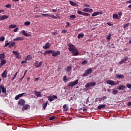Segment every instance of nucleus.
Masks as SVG:
<instances>
[{
	"label": "nucleus",
	"mask_w": 131,
	"mask_h": 131,
	"mask_svg": "<svg viewBox=\"0 0 131 131\" xmlns=\"http://www.w3.org/2000/svg\"><path fill=\"white\" fill-rule=\"evenodd\" d=\"M68 47L69 51L72 53L73 56H78L79 52H78V50L75 46L73 45L72 43H69L68 44Z\"/></svg>",
	"instance_id": "f257e3e1"
},
{
	"label": "nucleus",
	"mask_w": 131,
	"mask_h": 131,
	"mask_svg": "<svg viewBox=\"0 0 131 131\" xmlns=\"http://www.w3.org/2000/svg\"><path fill=\"white\" fill-rule=\"evenodd\" d=\"M92 73H93V69L90 68L85 71V73L82 75V76L83 77L89 76V75H90V74H92Z\"/></svg>",
	"instance_id": "f03ea898"
},
{
	"label": "nucleus",
	"mask_w": 131,
	"mask_h": 131,
	"mask_svg": "<svg viewBox=\"0 0 131 131\" xmlns=\"http://www.w3.org/2000/svg\"><path fill=\"white\" fill-rule=\"evenodd\" d=\"M78 83V80H76L74 82H70L69 83L68 86H71V88H73Z\"/></svg>",
	"instance_id": "7ed1b4c3"
},
{
	"label": "nucleus",
	"mask_w": 131,
	"mask_h": 131,
	"mask_svg": "<svg viewBox=\"0 0 131 131\" xmlns=\"http://www.w3.org/2000/svg\"><path fill=\"white\" fill-rule=\"evenodd\" d=\"M2 92L3 93V94L6 93H7V90L6 88H5V86L0 85V94H2Z\"/></svg>",
	"instance_id": "20e7f679"
},
{
	"label": "nucleus",
	"mask_w": 131,
	"mask_h": 131,
	"mask_svg": "<svg viewBox=\"0 0 131 131\" xmlns=\"http://www.w3.org/2000/svg\"><path fill=\"white\" fill-rule=\"evenodd\" d=\"M41 65H42V61H40L39 63L38 61H36L35 62V68H39Z\"/></svg>",
	"instance_id": "39448f33"
},
{
	"label": "nucleus",
	"mask_w": 131,
	"mask_h": 131,
	"mask_svg": "<svg viewBox=\"0 0 131 131\" xmlns=\"http://www.w3.org/2000/svg\"><path fill=\"white\" fill-rule=\"evenodd\" d=\"M51 54H52V56L53 57H57V56H58V55H60V51H57V52L55 51H52V52H51Z\"/></svg>",
	"instance_id": "423d86ee"
},
{
	"label": "nucleus",
	"mask_w": 131,
	"mask_h": 131,
	"mask_svg": "<svg viewBox=\"0 0 131 131\" xmlns=\"http://www.w3.org/2000/svg\"><path fill=\"white\" fill-rule=\"evenodd\" d=\"M12 53L16 56V59H20V58H21V55L18 51H13Z\"/></svg>",
	"instance_id": "0eeeda50"
},
{
	"label": "nucleus",
	"mask_w": 131,
	"mask_h": 131,
	"mask_svg": "<svg viewBox=\"0 0 131 131\" xmlns=\"http://www.w3.org/2000/svg\"><path fill=\"white\" fill-rule=\"evenodd\" d=\"M94 85H96V82H92L91 83H86L85 86L86 88H90V86H94Z\"/></svg>",
	"instance_id": "6e6552de"
},
{
	"label": "nucleus",
	"mask_w": 131,
	"mask_h": 131,
	"mask_svg": "<svg viewBox=\"0 0 131 131\" xmlns=\"http://www.w3.org/2000/svg\"><path fill=\"white\" fill-rule=\"evenodd\" d=\"M18 105H20V106H24L25 105V100L23 99H21L18 101Z\"/></svg>",
	"instance_id": "1a4fd4ad"
},
{
	"label": "nucleus",
	"mask_w": 131,
	"mask_h": 131,
	"mask_svg": "<svg viewBox=\"0 0 131 131\" xmlns=\"http://www.w3.org/2000/svg\"><path fill=\"white\" fill-rule=\"evenodd\" d=\"M106 83L107 84H110V85H116V83L114 81H112L111 80H108L106 81Z\"/></svg>",
	"instance_id": "9d476101"
},
{
	"label": "nucleus",
	"mask_w": 131,
	"mask_h": 131,
	"mask_svg": "<svg viewBox=\"0 0 131 131\" xmlns=\"http://www.w3.org/2000/svg\"><path fill=\"white\" fill-rule=\"evenodd\" d=\"M24 95H26V93H24L18 94L15 96V99L19 100V99H20V98H21V97H22L23 96H24Z\"/></svg>",
	"instance_id": "9b49d317"
},
{
	"label": "nucleus",
	"mask_w": 131,
	"mask_h": 131,
	"mask_svg": "<svg viewBox=\"0 0 131 131\" xmlns=\"http://www.w3.org/2000/svg\"><path fill=\"white\" fill-rule=\"evenodd\" d=\"M103 14V12H94L92 14V17H96V16H98V15H102Z\"/></svg>",
	"instance_id": "f8f14e48"
},
{
	"label": "nucleus",
	"mask_w": 131,
	"mask_h": 131,
	"mask_svg": "<svg viewBox=\"0 0 131 131\" xmlns=\"http://www.w3.org/2000/svg\"><path fill=\"white\" fill-rule=\"evenodd\" d=\"M8 74V71L5 70L4 72L2 74L1 76L3 78H7V75Z\"/></svg>",
	"instance_id": "ddd939ff"
},
{
	"label": "nucleus",
	"mask_w": 131,
	"mask_h": 131,
	"mask_svg": "<svg viewBox=\"0 0 131 131\" xmlns=\"http://www.w3.org/2000/svg\"><path fill=\"white\" fill-rule=\"evenodd\" d=\"M6 63H7V60H5V59L1 60V61L0 63V68L3 67V66H4L5 64H6Z\"/></svg>",
	"instance_id": "4468645a"
},
{
	"label": "nucleus",
	"mask_w": 131,
	"mask_h": 131,
	"mask_svg": "<svg viewBox=\"0 0 131 131\" xmlns=\"http://www.w3.org/2000/svg\"><path fill=\"white\" fill-rule=\"evenodd\" d=\"M128 60V57H125L122 60L120 61L119 63V65H121V64H123L124 62H126Z\"/></svg>",
	"instance_id": "2eb2a0df"
},
{
	"label": "nucleus",
	"mask_w": 131,
	"mask_h": 131,
	"mask_svg": "<svg viewBox=\"0 0 131 131\" xmlns=\"http://www.w3.org/2000/svg\"><path fill=\"white\" fill-rule=\"evenodd\" d=\"M21 34L23 35H24L25 36H31V34H28L27 33H26V31L25 30H22L21 31Z\"/></svg>",
	"instance_id": "dca6fc26"
},
{
	"label": "nucleus",
	"mask_w": 131,
	"mask_h": 131,
	"mask_svg": "<svg viewBox=\"0 0 131 131\" xmlns=\"http://www.w3.org/2000/svg\"><path fill=\"white\" fill-rule=\"evenodd\" d=\"M13 40L14 41H17L19 40L22 41V40H24V38L23 37H18L17 38H14Z\"/></svg>",
	"instance_id": "f3484780"
},
{
	"label": "nucleus",
	"mask_w": 131,
	"mask_h": 131,
	"mask_svg": "<svg viewBox=\"0 0 131 131\" xmlns=\"http://www.w3.org/2000/svg\"><path fill=\"white\" fill-rule=\"evenodd\" d=\"M34 93L37 98L41 97V93L37 91H34Z\"/></svg>",
	"instance_id": "a211bd4d"
},
{
	"label": "nucleus",
	"mask_w": 131,
	"mask_h": 131,
	"mask_svg": "<svg viewBox=\"0 0 131 131\" xmlns=\"http://www.w3.org/2000/svg\"><path fill=\"white\" fill-rule=\"evenodd\" d=\"M105 107H106V105L105 104H101L97 107V109L98 110H101V109H104Z\"/></svg>",
	"instance_id": "6ab92c4d"
},
{
	"label": "nucleus",
	"mask_w": 131,
	"mask_h": 131,
	"mask_svg": "<svg viewBox=\"0 0 131 131\" xmlns=\"http://www.w3.org/2000/svg\"><path fill=\"white\" fill-rule=\"evenodd\" d=\"M125 89H126V88H125V86L123 85H120L118 87L119 91H123V90H125Z\"/></svg>",
	"instance_id": "aec40b11"
},
{
	"label": "nucleus",
	"mask_w": 131,
	"mask_h": 131,
	"mask_svg": "<svg viewBox=\"0 0 131 131\" xmlns=\"http://www.w3.org/2000/svg\"><path fill=\"white\" fill-rule=\"evenodd\" d=\"M50 48V43L47 42L45 44L44 46H43V49H45V50H48Z\"/></svg>",
	"instance_id": "412c9836"
},
{
	"label": "nucleus",
	"mask_w": 131,
	"mask_h": 131,
	"mask_svg": "<svg viewBox=\"0 0 131 131\" xmlns=\"http://www.w3.org/2000/svg\"><path fill=\"white\" fill-rule=\"evenodd\" d=\"M28 107H29V105L28 104L24 105L23 107H22V111H25V110L28 109Z\"/></svg>",
	"instance_id": "4be33fe9"
},
{
	"label": "nucleus",
	"mask_w": 131,
	"mask_h": 131,
	"mask_svg": "<svg viewBox=\"0 0 131 131\" xmlns=\"http://www.w3.org/2000/svg\"><path fill=\"white\" fill-rule=\"evenodd\" d=\"M9 18V16L8 15H2L0 16V20H5L6 19H8Z\"/></svg>",
	"instance_id": "5701e85b"
},
{
	"label": "nucleus",
	"mask_w": 131,
	"mask_h": 131,
	"mask_svg": "<svg viewBox=\"0 0 131 131\" xmlns=\"http://www.w3.org/2000/svg\"><path fill=\"white\" fill-rule=\"evenodd\" d=\"M71 70H72V67L71 66H68L66 69L67 72H69V71H71Z\"/></svg>",
	"instance_id": "b1692460"
},
{
	"label": "nucleus",
	"mask_w": 131,
	"mask_h": 131,
	"mask_svg": "<svg viewBox=\"0 0 131 131\" xmlns=\"http://www.w3.org/2000/svg\"><path fill=\"white\" fill-rule=\"evenodd\" d=\"M5 53L0 54V60H5Z\"/></svg>",
	"instance_id": "393cba45"
},
{
	"label": "nucleus",
	"mask_w": 131,
	"mask_h": 131,
	"mask_svg": "<svg viewBox=\"0 0 131 131\" xmlns=\"http://www.w3.org/2000/svg\"><path fill=\"white\" fill-rule=\"evenodd\" d=\"M116 77H118V78H121V79H123V78H124V76H123V75H118L117 74L116 75Z\"/></svg>",
	"instance_id": "a878e982"
},
{
	"label": "nucleus",
	"mask_w": 131,
	"mask_h": 131,
	"mask_svg": "<svg viewBox=\"0 0 131 131\" xmlns=\"http://www.w3.org/2000/svg\"><path fill=\"white\" fill-rule=\"evenodd\" d=\"M83 36H84V34L83 33H80L78 35V38L80 39V38H82V37H83Z\"/></svg>",
	"instance_id": "bb28decb"
},
{
	"label": "nucleus",
	"mask_w": 131,
	"mask_h": 131,
	"mask_svg": "<svg viewBox=\"0 0 131 131\" xmlns=\"http://www.w3.org/2000/svg\"><path fill=\"white\" fill-rule=\"evenodd\" d=\"M15 45H16V43L15 42H12L9 44L8 48H13V47H14V46H15Z\"/></svg>",
	"instance_id": "cd10ccee"
},
{
	"label": "nucleus",
	"mask_w": 131,
	"mask_h": 131,
	"mask_svg": "<svg viewBox=\"0 0 131 131\" xmlns=\"http://www.w3.org/2000/svg\"><path fill=\"white\" fill-rule=\"evenodd\" d=\"M53 50H47L45 53H43V55H47V54H52Z\"/></svg>",
	"instance_id": "c85d7f7f"
},
{
	"label": "nucleus",
	"mask_w": 131,
	"mask_h": 131,
	"mask_svg": "<svg viewBox=\"0 0 131 131\" xmlns=\"http://www.w3.org/2000/svg\"><path fill=\"white\" fill-rule=\"evenodd\" d=\"M16 27H17V25H11L9 26V29H12V28H16Z\"/></svg>",
	"instance_id": "c756f323"
},
{
	"label": "nucleus",
	"mask_w": 131,
	"mask_h": 131,
	"mask_svg": "<svg viewBox=\"0 0 131 131\" xmlns=\"http://www.w3.org/2000/svg\"><path fill=\"white\" fill-rule=\"evenodd\" d=\"M63 109L64 110V111H66V112L68 111V108H67V104L63 105Z\"/></svg>",
	"instance_id": "7c9ffc66"
},
{
	"label": "nucleus",
	"mask_w": 131,
	"mask_h": 131,
	"mask_svg": "<svg viewBox=\"0 0 131 131\" xmlns=\"http://www.w3.org/2000/svg\"><path fill=\"white\" fill-rule=\"evenodd\" d=\"M48 103H49V101H47V102L43 103V108L44 110H46V108H47V106H48Z\"/></svg>",
	"instance_id": "2f4dec72"
},
{
	"label": "nucleus",
	"mask_w": 131,
	"mask_h": 131,
	"mask_svg": "<svg viewBox=\"0 0 131 131\" xmlns=\"http://www.w3.org/2000/svg\"><path fill=\"white\" fill-rule=\"evenodd\" d=\"M113 19H118V14L115 13L113 15Z\"/></svg>",
	"instance_id": "473e14b6"
},
{
	"label": "nucleus",
	"mask_w": 131,
	"mask_h": 131,
	"mask_svg": "<svg viewBox=\"0 0 131 131\" xmlns=\"http://www.w3.org/2000/svg\"><path fill=\"white\" fill-rule=\"evenodd\" d=\"M42 16H43V17H48V18H50L51 14H49L48 13H47V14L42 13Z\"/></svg>",
	"instance_id": "72a5a7b5"
},
{
	"label": "nucleus",
	"mask_w": 131,
	"mask_h": 131,
	"mask_svg": "<svg viewBox=\"0 0 131 131\" xmlns=\"http://www.w3.org/2000/svg\"><path fill=\"white\" fill-rule=\"evenodd\" d=\"M70 4L71 6H77V4L76 3L71 1H70Z\"/></svg>",
	"instance_id": "f704fd0d"
},
{
	"label": "nucleus",
	"mask_w": 131,
	"mask_h": 131,
	"mask_svg": "<svg viewBox=\"0 0 131 131\" xmlns=\"http://www.w3.org/2000/svg\"><path fill=\"white\" fill-rule=\"evenodd\" d=\"M5 7H6V8H7V9H11V8H12V6L10 4H7L5 6Z\"/></svg>",
	"instance_id": "c9c22d12"
},
{
	"label": "nucleus",
	"mask_w": 131,
	"mask_h": 131,
	"mask_svg": "<svg viewBox=\"0 0 131 131\" xmlns=\"http://www.w3.org/2000/svg\"><path fill=\"white\" fill-rule=\"evenodd\" d=\"M83 16H85V17H89V16H91V14L90 13L83 12Z\"/></svg>",
	"instance_id": "e433bc0d"
},
{
	"label": "nucleus",
	"mask_w": 131,
	"mask_h": 131,
	"mask_svg": "<svg viewBox=\"0 0 131 131\" xmlns=\"http://www.w3.org/2000/svg\"><path fill=\"white\" fill-rule=\"evenodd\" d=\"M113 95H116L118 93V91L117 90H113L112 92Z\"/></svg>",
	"instance_id": "4c0bfd02"
},
{
	"label": "nucleus",
	"mask_w": 131,
	"mask_h": 131,
	"mask_svg": "<svg viewBox=\"0 0 131 131\" xmlns=\"http://www.w3.org/2000/svg\"><path fill=\"white\" fill-rule=\"evenodd\" d=\"M129 25V23H127V24L124 25L123 28H124V29H125V28H126L127 27H128Z\"/></svg>",
	"instance_id": "58836bf2"
},
{
	"label": "nucleus",
	"mask_w": 131,
	"mask_h": 131,
	"mask_svg": "<svg viewBox=\"0 0 131 131\" xmlns=\"http://www.w3.org/2000/svg\"><path fill=\"white\" fill-rule=\"evenodd\" d=\"M48 100L49 101H50V102H53V97H52V96H49Z\"/></svg>",
	"instance_id": "ea45409f"
},
{
	"label": "nucleus",
	"mask_w": 131,
	"mask_h": 131,
	"mask_svg": "<svg viewBox=\"0 0 131 131\" xmlns=\"http://www.w3.org/2000/svg\"><path fill=\"white\" fill-rule=\"evenodd\" d=\"M83 11V12H90V8H84Z\"/></svg>",
	"instance_id": "a19ab883"
},
{
	"label": "nucleus",
	"mask_w": 131,
	"mask_h": 131,
	"mask_svg": "<svg viewBox=\"0 0 131 131\" xmlns=\"http://www.w3.org/2000/svg\"><path fill=\"white\" fill-rule=\"evenodd\" d=\"M50 17H51L53 19H57V16H55V15H54V14L50 15Z\"/></svg>",
	"instance_id": "79ce46f5"
},
{
	"label": "nucleus",
	"mask_w": 131,
	"mask_h": 131,
	"mask_svg": "<svg viewBox=\"0 0 131 131\" xmlns=\"http://www.w3.org/2000/svg\"><path fill=\"white\" fill-rule=\"evenodd\" d=\"M107 40H110L111 39V33H110L108 36L106 37Z\"/></svg>",
	"instance_id": "37998d69"
},
{
	"label": "nucleus",
	"mask_w": 131,
	"mask_h": 131,
	"mask_svg": "<svg viewBox=\"0 0 131 131\" xmlns=\"http://www.w3.org/2000/svg\"><path fill=\"white\" fill-rule=\"evenodd\" d=\"M70 19H75V18H76V16H75V15H71L70 16Z\"/></svg>",
	"instance_id": "c03bdc74"
},
{
	"label": "nucleus",
	"mask_w": 131,
	"mask_h": 131,
	"mask_svg": "<svg viewBox=\"0 0 131 131\" xmlns=\"http://www.w3.org/2000/svg\"><path fill=\"white\" fill-rule=\"evenodd\" d=\"M17 74H18V72H16L15 73V74H14V76L12 78V80H14V79H15L16 78V76H17Z\"/></svg>",
	"instance_id": "a18cd8bd"
},
{
	"label": "nucleus",
	"mask_w": 131,
	"mask_h": 131,
	"mask_svg": "<svg viewBox=\"0 0 131 131\" xmlns=\"http://www.w3.org/2000/svg\"><path fill=\"white\" fill-rule=\"evenodd\" d=\"M63 80L64 81V82H67V76H64L63 78Z\"/></svg>",
	"instance_id": "49530a36"
},
{
	"label": "nucleus",
	"mask_w": 131,
	"mask_h": 131,
	"mask_svg": "<svg viewBox=\"0 0 131 131\" xmlns=\"http://www.w3.org/2000/svg\"><path fill=\"white\" fill-rule=\"evenodd\" d=\"M25 25H26V26H28L30 25V21H25Z\"/></svg>",
	"instance_id": "de8ad7c7"
},
{
	"label": "nucleus",
	"mask_w": 131,
	"mask_h": 131,
	"mask_svg": "<svg viewBox=\"0 0 131 131\" xmlns=\"http://www.w3.org/2000/svg\"><path fill=\"white\" fill-rule=\"evenodd\" d=\"M26 59L27 60H32V57L31 56V55H28Z\"/></svg>",
	"instance_id": "09e8293b"
},
{
	"label": "nucleus",
	"mask_w": 131,
	"mask_h": 131,
	"mask_svg": "<svg viewBox=\"0 0 131 131\" xmlns=\"http://www.w3.org/2000/svg\"><path fill=\"white\" fill-rule=\"evenodd\" d=\"M88 63V60H84L82 62V65H86Z\"/></svg>",
	"instance_id": "8fccbe9b"
},
{
	"label": "nucleus",
	"mask_w": 131,
	"mask_h": 131,
	"mask_svg": "<svg viewBox=\"0 0 131 131\" xmlns=\"http://www.w3.org/2000/svg\"><path fill=\"white\" fill-rule=\"evenodd\" d=\"M5 40V36L0 37V41H4Z\"/></svg>",
	"instance_id": "3c124183"
},
{
	"label": "nucleus",
	"mask_w": 131,
	"mask_h": 131,
	"mask_svg": "<svg viewBox=\"0 0 131 131\" xmlns=\"http://www.w3.org/2000/svg\"><path fill=\"white\" fill-rule=\"evenodd\" d=\"M77 14H78V15H83V12H81V11L78 10L77 11Z\"/></svg>",
	"instance_id": "603ef678"
},
{
	"label": "nucleus",
	"mask_w": 131,
	"mask_h": 131,
	"mask_svg": "<svg viewBox=\"0 0 131 131\" xmlns=\"http://www.w3.org/2000/svg\"><path fill=\"white\" fill-rule=\"evenodd\" d=\"M56 118L55 116H52L49 118V120H54Z\"/></svg>",
	"instance_id": "864d4df0"
},
{
	"label": "nucleus",
	"mask_w": 131,
	"mask_h": 131,
	"mask_svg": "<svg viewBox=\"0 0 131 131\" xmlns=\"http://www.w3.org/2000/svg\"><path fill=\"white\" fill-rule=\"evenodd\" d=\"M28 71V70H26L25 71V72H24V75H23V76L22 77V78H24V77L25 76V75H26V73H27Z\"/></svg>",
	"instance_id": "5fc2aeb1"
},
{
	"label": "nucleus",
	"mask_w": 131,
	"mask_h": 131,
	"mask_svg": "<svg viewBox=\"0 0 131 131\" xmlns=\"http://www.w3.org/2000/svg\"><path fill=\"white\" fill-rule=\"evenodd\" d=\"M126 86L128 89H131V84L130 83H127Z\"/></svg>",
	"instance_id": "6e6d98bb"
},
{
	"label": "nucleus",
	"mask_w": 131,
	"mask_h": 131,
	"mask_svg": "<svg viewBox=\"0 0 131 131\" xmlns=\"http://www.w3.org/2000/svg\"><path fill=\"white\" fill-rule=\"evenodd\" d=\"M8 46H10V42H6L4 48H6V47H8Z\"/></svg>",
	"instance_id": "4d7b16f0"
},
{
	"label": "nucleus",
	"mask_w": 131,
	"mask_h": 131,
	"mask_svg": "<svg viewBox=\"0 0 131 131\" xmlns=\"http://www.w3.org/2000/svg\"><path fill=\"white\" fill-rule=\"evenodd\" d=\"M26 62H27V59H26L25 60L21 61V64H24V63H26Z\"/></svg>",
	"instance_id": "13d9d810"
},
{
	"label": "nucleus",
	"mask_w": 131,
	"mask_h": 131,
	"mask_svg": "<svg viewBox=\"0 0 131 131\" xmlns=\"http://www.w3.org/2000/svg\"><path fill=\"white\" fill-rule=\"evenodd\" d=\"M84 7H86V8H90V5H89L88 4H85L84 5Z\"/></svg>",
	"instance_id": "bf43d9fd"
},
{
	"label": "nucleus",
	"mask_w": 131,
	"mask_h": 131,
	"mask_svg": "<svg viewBox=\"0 0 131 131\" xmlns=\"http://www.w3.org/2000/svg\"><path fill=\"white\" fill-rule=\"evenodd\" d=\"M118 14L119 17H120L122 15V12L120 11Z\"/></svg>",
	"instance_id": "052dcab7"
},
{
	"label": "nucleus",
	"mask_w": 131,
	"mask_h": 131,
	"mask_svg": "<svg viewBox=\"0 0 131 131\" xmlns=\"http://www.w3.org/2000/svg\"><path fill=\"white\" fill-rule=\"evenodd\" d=\"M18 30H19V29H18V28H15V29L13 30V31H14V32H17V31H18Z\"/></svg>",
	"instance_id": "680f3d73"
},
{
	"label": "nucleus",
	"mask_w": 131,
	"mask_h": 131,
	"mask_svg": "<svg viewBox=\"0 0 131 131\" xmlns=\"http://www.w3.org/2000/svg\"><path fill=\"white\" fill-rule=\"evenodd\" d=\"M53 98H54V99H55L56 100H57V99H58V97H57V96H56V95H53Z\"/></svg>",
	"instance_id": "e2e57ef3"
},
{
	"label": "nucleus",
	"mask_w": 131,
	"mask_h": 131,
	"mask_svg": "<svg viewBox=\"0 0 131 131\" xmlns=\"http://www.w3.org/2000/svg\"><path fill=\"white\" fill-rule=\"evenodd\" d=\"M67 25L66 26V27H68L69 26H70V24H69V22H67Z\"/></svg>",
	"instance_id": "0e129e2a"
},
{
	"label": "nucleus",
	"mask_w": 131,
	"mask_h": 131,
	"mask_svg": "<svg viewBox=\"0 0 131 131\" xmlns=\"http://www.w3.org/2000/svg\"><path fill=\"white\" fill-rule=\"evenodd\" d=\"M107 25H109V26H113V25L110 23H107Z\"/></svg>",
	"instance_id": "69168bd1"
},
{
	"label": "nucleus",
	"mask_w": 131,
	"mask_h": 131,
	"mask_svg": "<svg viewBox=\"0 0 131 131\" xmlns=\"http://www.w3.org/2000/svg\"><path fill=\"white\" fill-rule=\"evenodd\" d=\"M102 99H103V100H106V99H107V97H106V96H103V97H102Z\"/></svg>",
	"instance_id": "338daca9"
},
{
	"label": "nucleus",
	"mask_w": 131,
	"mask_h": 131,
	"mask_svg": "<svg viewBox=\"0 0 131 131\" xmlns=\"http://www.w3.org/2000/svg\"><path fill=\"white\" fill-rule=\"evenodd\" d=\"M127 106H131V102H129L127 103Z\"/></svg>",
	"instance_id": "774afa93"
}]
</instances>
